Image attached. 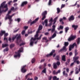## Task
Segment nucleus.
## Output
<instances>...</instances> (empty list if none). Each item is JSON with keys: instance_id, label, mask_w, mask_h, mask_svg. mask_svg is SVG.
I'll use <instances>...</instances> for the list:
<instances>
[{"instance_id": "f257e3e1", "label": "nucleus", "mask_w": 80, "mask_h": 80, "mask_svg": "<svg viewBox=\"0 0 80 80\" xmlns=\"http://www.w3.org/2000/svg\"><path fill=\"white\" fill-rule=\"evenodd\" d=\"M6 3V1H4L1 4L0 6V13H2L3 12H6L8 11V5H7V4L5 5Z\"/></svg>"}, {"instance_id": "f03ea898", "label": "nucleus", "mask_w": 80, "mask_h": 80, "mask_svg": "<svg viewBox=\"0 0 80 80\" xmlns=\"http://www.w3.org/2000/svg\"><path fill=\"white\" fill-rule=\"evenodd\" d=\"M15 38L16 39V42L18 45L20 44V41H19L18 40H20V38H21V34H16L14 37H12V40L13 41H14Z\"/></svg>"}, {"instance_id": "7ed1b4c3", "label": "nucleus", "mask_w": 80, "mask_h": 80, "mask_svg": "<svg viewBox=\"0 0 80 80\" xmlns=\"http://www.w3.org/2000/svg\"><path fill=\"white\" fill-rule=\"evenodd\" d=\"M39 35L38 34L36 33V35L34 36V38H31V40L35 41V40H40L41 39V37L43 36V35H41L39 38H38V37Z\"/></svg>"}, {"instance_id": "20e7f679", "label": "nucleus", "mask_w": 80, "mask_h": 80, "mask_svg": "<svg viewBox=\"0 0 80 80\" xmlns=\"http://www.w3.org/2000/svg\"><path fill=\"white\" fill-rule=\"evenodd\" d=\"M76 38V36H73V34H71L69 37L68 40V42H71V41H72V40H74Z\"/></svg>"}, {"instance_id": "39448f33", "label": "nucleus", "mask_w": 80, "mask_h": 80, "mask_svg": "<svg viewBox=\"0 0 80 80\" xmlns=\"http://www.w3.org/2000/svg\"><path fill=\"white\" fill-rule=\"evenodd\" d=\"M47 11H45L42 13V18L41 19L42 20H44V19L46 18V15H47Z\"/></svg>"}, {"instance_id": "423d86ee", "label": "nucleus", "mask_w": 80, "mask_h": 80, "mask_svg": "<svg viewBox=\"0 0 80 80\" xmlns=\"http://www.w3.org/2000/svg\"><path fill=\"white\" fill-rule=\"evenodd\" d=\"M1 32H0V36H3V34H4V37H7L8 35V33H5V31H1Z\"/></svg>"}, {"instance_id": "0eeeda50", "label": "nucleus", "mask_w": 80, "mask_h": 80, "mask_svg": "<svg viewBox=\"0 0 80 80\" xmlns=\"http://www.w3.org/2000/svg\"><path fill=\"white\" fill-rule=\"evenodd\" d=\"M73 59L74 60V63H76L77 64H79L80 63V62L78 60V57H74L73 58Z\"/></svg>"}, {"instance_id": "6e6552de", "label": "nucleus", "mask_w": 80, "mask_h": 80, "mask_svg": "<svg viewBox=\"0 0 80 80\" xmlns=\"http://www.w3.org/2000/svg\"><path fill=\"white\" fill-rule=\"evenodd\" d=\"M26 67H27V66L26 65L22 66V69H21V71L22 73H25V72H27Z\"/></svg>"}, {"instance_id": "1a4fd4ad", "label": "nucleus", "mask_w": 80, "mask_h": 80, "mask_svg": "<svg viewBox=\"0 0 80 80\" xmlns=\"http://www.w3.org/2000/svg\"><path fill=\"white\" fill-rule=\"evenodd\" d=\"M23 48L22 47L21 48L19 49L17 52V53L18 54L17 55L18 57H20V53H21V52H23Z\"/></svg>"}, {"instance_id": "9d476101", "label": "nucleus", "mask_w": 80, "mask_h": 80, "mask_svg": "<svg viewBox=\"0 0 80 80\" xmlns=\"http://www.w3.org/2000/svg\"><path fill=\"white\" fill-rule=\"evenodd\" d=\"M55 52V50H52V51L51 52V53L49 54H48L46 55V56L47 57H50L51 56H52V55Z\"/></svg>"}, {"instance_id": "9b49d317", "label": "nucleus", "mask_w": 80, "mask_h": 80, "mask_svg": "<svg viewBox=\"0 0 80 80\" xmlns=\"http://www.w3.org/2000/svg\"><path fill=\"white\" fill-rule=\"evenodd\" d=\"M12 12V11L10 10L8 11V13L6 15V16L5 17V20H7L9 18L10 16L9 14H10V13Z\"/></svg>"}, {"instance_id": "f8f14e48", "label": "nucleus", "mask_w": 80, "mask_h": 80, "mask_svg": "<svg viewBox=\"0 0 80 80\" xmlns=\"http://www.w3.org/2000/svg\"><path fill=\"white\" fill-rule=\"evenodd\" d=\"M38 20H39V18H37L35 19L34 21L31 22L30 25H33V24H34V23H37V22L38 21Z\"/></svg>"}, {"instance_id": "ddd939ff", "label": "nucleus", "mask_w": 80, "mask_h": 80, "mask_svg": "<svg viewBox=\"0 0 80 80\" xmlns=\"http://www.w3.org/2000/svg\"><path fill=\"white\" fill-rule=\"evenodd\" d=\"M67 49L66 46H64L63 47V48L62 49H61L58 52L59 53H60V52H62V51H67Z\"/></svg>"}, {"instance_id": "4468645a", "label": "nucleus", "mask_w": 80, "mask_h": 80, "mask_svg": "<svg viewBox=\"0 0 80 80\" xmlns=\"http://www.w3.org/2000/svg\"><path fill=\"white\" fill-rule=\"evenodd\" d=\"M75 44L73 43L72 45H70L69 47V51H71L72 48H74V45Z\"/></svg>"}, {"instance_id": "2eb2a0df", "label": "nucleus", "mask_w": 80, "mask_h": 80, "mask_svg": "<svg viewBox=\"0 0 80 80\" xmlns=\"http://www.w3.org/2000/svg\"><path fill=\"white\" fill-rule=\"evenodd\" d=\"M74 19H75V17L73 16V15H72L70 16V18H68V20L70 22L71 20V21H73V20H74Z\"/></svg>"}, {"instance_id": "dca6fc26", "label": "nucleus", "mask_w": 80, "mask_h": 80, "mask_svg": "<svg viewBox=\"0 0 80 80\" xmlns=\"http://www.w3.org/2000/svg\"><path fill=\"white\" fill-rule=\"evenodd\" d=\"M45 40L46 41L45 42H48V40H47V38L46 37H44V38H42V42H45Z\"/></svg>"}, {"instance_id": "f3484780", "label": "nucleus", "mask_w": 80, "mask_h": 80, "mask_svg": "<svg viewBox=\"0 0 80 80\" xmlns=\"http://www.w3.org/2000/svg\"><path fill=\"white\" fill-rule=\"evenodd\" d=\"M28 3V2H27V1H24L22 3L21 6V7H24L25 5H26Z\"/></svg>"}, {"instance_id": "a211bd4d", "label": "nucleus", "mask_w": 80, "mask_h": 80, "mask_svg": "<svg viewBox=\"0 0 80 80\" xmlns=\"http://www.w3.org/2000/svg\"><path fill=\"white\" fill-rule=\"evenodd\" d=\"M52 28L51 29V32L52 33H53L55 31V25H54L52 26Z\"/></svg>"}, {"instance_id": "6ab92c4d", "label": "nucleus", "mask_w": 80, "mask_h": 80, "mask_svg": "<svg viewBox=\"0 0 80 80\" xmlns=\"http://www.w3.org/2000/svg\"><path fill=\"white\" fill-rule=\"evenodd\" d=\"M15 15V13L12 14V15L10 16L9 17V18H8V19H9V21H10V22H11L12 21V18L13 16H14Z\"/></svg>"}, {"instance_id": "aec40b11", "label": "nucleus", "mask_w": 80, "mask_h": 80, "mask_svg": "<svg viewBox=\"0 0 80 80\" xmlns=\"http://www.w3.org/2000/svg\"><path fill=\"white\" fill-rule=\"evenodd\" d=\"M78 25H72V28H74V30H76L78 28Z\"/></svg>"}, {"instance_id": "412c9836", "label": "nucleus", "mask_w": 80, "mask_h": 80, "mask_svg": "<svg viewBox=\"0 0 80 80\" xmlns=\"http://www.w3.org/2000/svg\"><path fill=\"white\" fill-rule=\"evenodd\" d=\"M67 20V18L65 17H63L62 18H61L59 19V22H61L62 20Z\"/></svg>"}, {"instance_id": "4be33fe9", "label": "nucleus", "mask_w": 80, "mask_h": 80, "mask_svg": "<svg viewBox=\"0 0 80 80\" xmlns=\"http://www.w3.org/2000/svg\"><path fill=\"white\" fill-rule=\"evenodd\" d=\"M62 60L64 62H66V58L65 55H63L62 57Z\"/></svg>"}, {"instance_id": "5701e85b", "label": "nucleus", "mask_w": 80, "mask_h": 80, "mask_svg": "<svg viewBox=\"0 0 80 80\" xmlns=\"http://www.w3.org/2000/svg\"><path fill=\"white\" fill-rule=\"evenodd\" d=\"M65 71H64L62 73L64 76H65L66 77H68V73H65Z\"/></svg>"}, {"instance_id": "b1692460", "label": "nucleus", "mask_w": 80, "mask_h": 80, "mask_svg": "<svg viewBox=\"0 0 80 80\" xmlns=\"http://www.w3.org/2000/svg\"><path fill=\"white\" fill-rule=\"evenodd\" d=\"M43 28V26L41 25H40L39 26L38 30H42Z\"/></svg>"}, {"instance_id": "393cba45", "label": "nucleus", "mask_w": 80, "mask_h": 80, "mask_svg": "<svg viewBox=\"0 0 80 80\" xmlns=\"http://www.w3.org/2000/svg\"><path fill=\"white\" fill-rule=\"evenodd\" d=\"M53 80H59V78H57V77L56 76H54L53 77Z\"/></svg>"}, {"instance_id": "a878e982", "label": "nucleus", "mask_w": 80, "mask_h": 80, "mask_svg": "<svg viewBox=\"0 0 80 80\" xmlns=\"http://www.w3.org/2000/svg\"><path fill=\"white\" fill-rule=\"evenodd\" d=\"M65 32L67 33L68 32V31L69 30V27H66L65 28Z\"/></svg>"}, {"instance_id": "bb28decb", "label": "nucleus", "mask_w": 80, "mask_h": 80, "mask_svg": "<svg viewBox=\"0 0 80 80\" xmlns=\"http://www.w3.org/2000/svg\"><path fill=\"white\" fill-rule=\"evenodd\" d=\"M77 44L79 45L80 43V38H78L77 40Z\"/></svg>"}, {"instance_id": "cd10ccee", "label": "nucleus", "mask_w": 80, "mask_h": 80, "mask_svg": "<svg viewBox=\"0 0 80 80\" xmlns=\"http://www.w3.org/2000/svg\"><path fill=\"white\" fill-rule=\"evenodd\" d=\"M53 68H54V69H57V68L58 67L57 65V64H56V63H53Z\"/></svg>"}, {"instance_id": "c85d7f7f", "label": "nucleus", "mask_w": 80, "mask_h": 80, "mask_svg": "<svg viewBox=\"0 0 80 80\" xmlns=\"http://www.w3.org/2000/svg\"><path fill=\"white\" fill-rule=\"evenodd\" d=\"M34 43V41H32V39H31V41H30V45L31 46H33V43Z\"/></svg>"}, {"instance_id": "c756f323", "label": "nucleus", "mask_w": 80, "mask_h": 80, "mask_svg": "<svg viewBox=\"0 0 80 80\" xmlns=\"http://www.w3.org/2000/svg\"><path fill=\"white\" fill-rule=\"evenodd\" d=\"M55 59L57 60H58V61H59V60H60V56H57L56 57Z\"/></svg>"}, {"instance_id": "7c9ffc66", "label": "nucleus", "mask_w": 80, "mask_h": 80, "mask_svg": "<svg viewBox=\"0 0 80 80\" xmlns=\"http://www.w3.org/2000/svg\"><path fill=\"white\" fill-rule=\"evenodd\" d=\"M32 74V73H29L26 76V79H27L28 77L29 76H30V75H31Z\"/></svg>"}, {"instance_id": "2f4dec72", "label": "nucleus", "mask_w": 80, "mask_h": 80, "mask_svg": "<svg viewBox=\"0 0 80 80\" xmlns=\"http://www.w3.org/2000/svg\"><path fill=\"white\" fill-rule=\"evenodd\" d=\"M47 72V69L45 68L42 71V73H46Z\"/></svg>"}, {"instance_id": "473e14b6", "label": "nucleus", "mask_w": 80, "mask_h": 80, "mask_svg": "<svg viewBox=\"0 0 80 80\" xmlns=\"http://www.w3.org/2000/svg\"><path fill=\"white\" fill-rule=\"evenodd\" d=\"M8 50H9V49H8V47H7L5 49L3 50V52H8Z\"/></svg>"}, {"instance_id": "72a5a7b5", "label": "nucleus", "mask_w": 80, "mask_h": 80, "mask_svg": "<svg viewBox=\"0 0 80 80\" xmlns=\"http://www.w3.org/2000/svg\"><path fill=\"white\" fill-rule=\"evenodd\" d=\"M8 46V45L7 44H2V48H4V47H7Z\"/></svg>"}, {"instance_id": "f704fd0d", "label": "nucleus", "mask_w": 80, "mask_h": 80, "mask_svg": "<svg viewBox=\"0 0 80 80\" xmlns=\"http://www.w3.org/2000/svg\"><path fill=\"white\" fill-rule=\"evenodd\" d=\"M14 47H15V44H13V43L11 44L10 45V48H12Z\"/></svg>"}, {"instance_id": "c9c22d12", "label": "nucleus", "mask_w": 80, "mask_h": 80, "mask_svg": "<svg viewBox=\"0 0 80 80\" xmlns=\"http://www.w3.org/2000/svg\"><path fill=\"white\" fill-rule=\"evenodd\" d=\"M69 44V43H68V42H64V45L65 47H67V46H68Z\"/></svg>"}, {"instance_id": "e433bc0d", "label": "nucleus", "mask_w": 80, "mask_h": 80, "mask_svg": "<svg viewBox=\"0 0 80 80\" xmlns=\"http://www.w3.org/2000/svg\"><path fill=\"white\" fill-rule=\"evenodd\" d=\"M15 21H16V22L18 21V22H20V18H18V19H15Z\"/></svg>"}, {"instance_id": "4c0bfd02", "label": "nucleus", "mask_w": 80, "mask_h": 80, "mask_svg": "<svg viewBox=\"0 0 80 80\" xmlns=\"http://www.w3.org/2000/svg\"><path fill=\"white\" fill-rule=\"evenodd\" d=\"M57 13L58 14L60 12V8H58L57 9Z\"/></svg>"}, {"instance_id": "58836bf2", "label": "nucleus", "mask_w": 80, "mask_h": 80, "mask_svg": "<svg viewBox=\"0 0 80 80\" xmlns=\"http://www.w3.org/2000/svg\"><path fill=\"white\" fill-rule=\"evenodd\" d=\"M56 64L58 65V66H59L60 65V62L59 61H57L56 63Z\"/></svg>"}, {"instance_id": "ea45409f", "label": "nucleus", "mask_w": 80, "mask_h": 80, "mask_svg": "<svg viewBox=\"0 0 80 80\" xmlns=\"http://www.w3.org/2000/svg\"><path fill=\"white\" fill-rule=\"evenodd\" d=\"M74 53L75 54V56H76V55H78V53H77V49H75Z\"/></svg>"}, {"instance_id": "a19ab883", "label": "nucleus", "mask_w": 80, "mask_h": 80, "mask_svg": "<svg viewBox=\"0 0 80 80\" xmlns=\"http://www.w3.org/2000/svg\"><path fill=\"white\" fill-rule=\"evenodd\" d=\"M56 36V33H54L52 36V38H55V36Z\"/></svg>"}, {"instance_id": "79ce46f5", "label": "nucleus", "mask_w": 80, "mask_h": 80, "mask_svg": "<svg viewBox=\"0 0 80 80\" xmlns=\"http://www.w3.org/2000/svg\"><path fill=\"white\" fill-rule=\"evenodd\" d=\"M32 63H33L35 62V59L33 58L31 60Z\"/></svg>"}, {"instance_id": "37998d69", "label": "nucleus", "mask_w": 80, "mask_h": 80, "mask_svg": "<svg viewBox=\"0 0 80 80\" xmlns=\"http://www.w3.org/2000/svg\"><path fill=\"white\" fill-rule=\"evenodd\" d=\"M52 76H50L48 77V80H52Z\"/></svg>"}, {"instance_id": "c03bdc74", "label": "nucleus", "mask_w": 80, "mask_h": 80, "mask_svg": "<svg viewBox=\"0 0 80 80\" xmlns=\"http://www.w3.org/2000/svg\"><path fill=\"white\" fill-rule=\"evenodd\" d=\"M51 4H52V0H49L48 2V5H51Z\"/></svg>"}, {"instance_id": "a18cd8bd", "label": "nucleus", "mask_w": 80, "mask_h": 80, "mask_svg": "<svg viewBox=\"0 0 80 80\" xmlns=\"http://www.w3.org/2000/svg\"><path fill=\"white\" fill-rule=\"evenodd\" d=\"M79 73V71L78 70V68L76 69V74H78Z\"/></svg>"}, {"instance_id": "49530a36", "label": "nucleus", "mask_w": 80, "mask_h": 80, "mask_svg": "<svg viewBox=\"0 0 80 80\" xmlns=\"http://www.w3.org/2000/svg\"><path fill=\"white\" fill-rule=\"evenodd\" d=\"M25 43L22 42L20 44L19 46H20V47H21V46H22V45H25Z\"/></svg>"}, {"instance_id": "de8ad7c7", "label": "nucleus", "mask_w": 80, "mask_h": 80, "mask_svg": "<svg viewBox=\"0 0 80 80\" xmlns=\"http://www.w3.org/2000/svg\"><path fill=\"white\" fill-rule=\"evenodd\" d=\"M25 33V31L24 30L22 31V32H21L22 34V35H24Z\"/></svg>"}, {"instance_id": "09e8293b", "label": "nucleus", "mask_w": 80, "mask_h": 80, "mask_svg": "<svg viewBox=\"0 0 80 80\" xmlns=\"http://www.w3.org/2000/svg\"><path fill=\"white\" fill-rule=\"evenodd\" d=\"M49 22H51V23H53V18H51L49 21Z\"/></svg>"}, {"instance_id": "8fccbe9b", "label": "nucleus", "mask_w": 80, "mask_h": 80, "mask_svg": "<svg viewBox=\"0 0 80 80\" xmlns=\"http://www.w3.org/2000/svg\"><path fill=\"white\" fill-rule=\"evenodd\" d=\"M45 59H42L40 61V63H42V62H45Z\"/></svg>"}, {"instance_id": "3c124183", "label": "nucleus", "mask_w": 80, "mask_h": 80, "mask_svg": "<svg viewBox=\"0 0 80 80\" xmlns=\"http://www.w3.org/2000/svg\"><path fill=\"white\" fill-rule=\"evenodd\" d=\"M53 73L54 75H57V72L55 71H54L53 72Z\"/></svg>"}, {"instance_id": "603ef678", "label": "nucleus", "mask_w": 80, "mask_h": 80, "mask_svg": "<svg viewBox=\"0 0 80 80\" xmlns=\"http://www.w3.org/2000/svg\"><path fill=\"white\" fill-rule=\"evenodd\" d=\"M14 10H15V8H14V7H12L11 8L10 10L11 11H13Z\"/></svg>"}, {"instance_id": "864d4df0", "label": "nucleus", "mask_w": 80, "mask_h": 80, "mask_svg": "<svg viewBox=\"0 0 80 80\" xmlns=\"http://www.w3.org/2000/svg\"><path fill=\"white\" fill-rule=\"evenodd\" d=\"M52 22H50V23L48 24V26L49 27H51L52 26Z\"/></svg>"}, {"instance_id": "5fc2aeb1", "label": "nucleus", "mask_w": 80, "mask_h": 80, "mask_svg": "<svg viewBox=\"0 0 80 80\" xmlns=\"http://www.w3.org/2000/svg\"><path fill=\"white\" fill-rule=\"evenodd\" d=\"M57 18H58V17H56L53 20L54 22H57Z\"/></svg>"}, {"instance_id": "6e6d98bb", "label": "nucleus", "mask_w": 80, "mask_h": 80, "mask_svg": "<svg viewBox=\"0 0 80 80\" xmlns=\"http://www.w3.org/2000/svg\"><path fill=\"white\" fill-rule=\"evenodd\" d=\"M28 28V27L26 26L24 27V28H24L25 30H27V29Z\"/></svg>"}, {"instance_id": "4d7b16f0", "label": "nucleus", "mask_w": 80, "mask_h": 80, "mask_svg": "<svg viewBox=\"0 0 80 80\" xmlns=\"http://www.w3.org/2000/svg\"><path fill=\"white\" fill-rule=\"evenodd\" d=\"M74 47H75H75L76 48H77V44H76V43L74 42Z\"/></svg>"}, {"instance_id": "13d9d810", "label": "nucleus", "mask_w": 80, "mask_h": 80, "mask_svg": "<svg viewBox=\"0 0 80 80\" xmlns=\"http://www.w3.org/2000/svg\"><path fill=\"white\" fill-rule=\"evenodd\" d=\"M20 30V29L19 28H18L16 30H15V31H14V33H15L16 32H18V30Z\"/></svg>"}, {"instance_id": "bf43d9fd", "label": "nucleus", "mask_w": 80, "mask_h": 80, "mask_svg": "<svg viewBox=\"0 0 80 80\" xmlns=\"http://www.w3.org/2000/svg\"><path fill=\"white\" fill-rule=\"evenodd\" d=\"M44 35L46 36L48 35H49V33L48 32H46L44 33Z\"/></svg>"}, {"instance_id": "052dcab7", "label": "nucleus", "mask_w": 80, "mask_h": 80, "mask_svg": "<svg viewBox=\"0 0 80 80\" xmlns=\"http://www.w3.org/2000/svg\"><path fill=\"white\" fill-rule=\"evenodd\" d=\"M59 28H60V29L62 30L63 29V26H60Z\"/></svg>"}, {"instance_id": "680f3d73", "label": "nucleus", "mask_w": 80, "mask_h": 80, "mask_svg": "<svg viewBox=\"0 0 80 80\" xmlns=\"http://www.w3.org/2000/svg\"><path fill=\"white\" fill-rule=\"evenodd\" d=\"M4 40H6L7 42H8V39L7 38V37H4Z\"/></svg>"}, {"instance_id": "e2e57ef3", "label": "nucleus", "mask_w": 80, "mask_h": 80, "mask_svg": "<svg viewBox=\"0 0 80 80\" xmlns=\"http://www.w3.org/2000/svg\"><path fill=\"white\" fill-rule=\"evenodd\" d=\"M60 72H61V71L60 70H58V71L57 72H56V73L57 74H58V73H60Z\"/></svg>"}, {"instance_id": "0e129e2a", "label": "nucleus", "mask_w": 80, "mask_h": 80, "mask_svg": "<svg viewBox=\"0 0 80 80\" xmlns=\"http://www.w3.org/2000/svg\"><path fill=\"white\" fill-rule=\"evenodd\" d=\"M38 77H37V76H35L34 77V80H38Z\"/></svg>"}, {"instance_id": "69168bd1", "label": "nucleus", "mask_w": 80, "mask_h": 80, "mask_svg": "<svg viewBox=\"0 0 80 80\" xmlns=\"http://www.w3.org/2000/svg\"><path fill=\"white\" fill-rule=\"evenodd\" d=\"M44 23H48V20L47 19H45L44 20Z\"/></svg>"}, {"instance_id": "338daca9", "label": "nucleus", "mask_w": 80, "mask_h": 80, "mask_svg": "<svg viewBox=\"0 0 80 80\" xmlns=\"http://www.w3.org/2000/svg\"><path fill=\"white\" fill-rule=\"evenodd\" d=\"M65 4H62L61 6V8H63V7H65Z\"/></svg>"}, {"instance_id": "774afa93", "label": "nucleus", "mask_w": 80, "mask_h": 80, "mask_svg": "<svg viewBox=\"0 0 80 80\" xmlns=\"http://www.w3.org/2000/svg\"><path fill=\"white\" fill-rule=\"evenodd\" d=\"M74 62L71 63L70 65L71 67H72V66H73L74 65Z\"/></svg>"}]
</instances>
